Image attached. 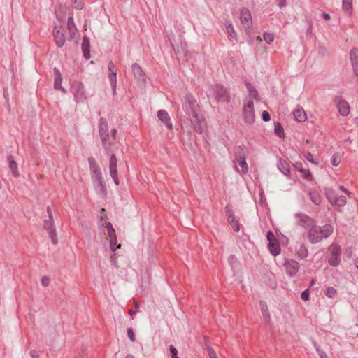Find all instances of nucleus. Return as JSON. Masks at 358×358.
I'll use <instances>...</instances> for the list:
<instances>
[{"label":"nucleus","mask_w":358,"mask_h":358,"mask_svg":"<svg viewBox=\"0 0 358 358\" xmlns=\"http://www.w3.org/2000/svg\"><path fill=\"white\" fill-rule=\"evenodd\" d=\"M296 225L306 231V237L312 244H316L331 236L334 228L331 224L318 226L315 220L303 213L294 215Z\"/></svg>","instance_id":"f257e3e1"},{"label":"nucleus","mask_w":358,"mask_h":358,"mask_svg":"<svg viewBox=\"0 0 358 358\" xmlns=\"http://www.w3.org/2000/svg\"><path fill=\"white\" fill-rule=\"evenodd\" d=\"M98 128H99V134L102 143V145L104 148L105 152L106 154H109L111 151L110 147L113 145V139L111 138V136L109 134L108 131V125L107 120L101 117L99 124H98Z\"/></svg>","instance_id":"f03ea898"},{"label":"nucleus","mask_w":358,"mask_h":358,"mask_svg":"<svg viewBox=\"0 0 358 358\" xmlns=\"http://www.w3.org/2000/svg\"><path fill=\"white\" fill-rule=\"evenodd\" d=\"M212 96L217 102H229L230 96L227 88L222 85L216 84L211 86V94Z\"/></svg>","instance_id":"7ed1b4c3"},{"label":"nucleus","mask_w":358,"mask_h":358,"mask_svg":"<svg viewBox=\"0 0 358 358\" xmlns=\"http://www.w3.org/2000/svg\"><path fill=\"white\" fill-rule=\"evenodd\" d=\"M182 104L183 108L188 114L189 117L199 113V106L194 96L192 94L188 93L185 94Z\"/></svg>","instance_id":"20e7f679"},{"label":"nucleus","mask_w":358,"mask_h":358,"mask_svg":"<svg viewBox=\"0 0 358 358\" xmlns=\"http://www.w3.org/2000/svg\"><path fill=\"white\" fill-rule=\"evenodd\" d=\"M329 255L327 258L328 264L331 266H338L341 261V246L333 243L329 248Z\"/></svg>","instance_id":"39448f33"},{"label":"nucleus","mask_w":358,"mask_h":358,"mask_svg":"<svg viewBox=\"0 0 358 358\" xmlns=\"http://www.w3.org/2000/svg\"><path fill=\"white\" fill-rule=\"evenodd\" d=\"M325 195L328 201L336 208L343 207L346 204V197L338 196L332 188H326Z\"/></svg>","instance_id":"423d86ee"},{"label":"nucleus","mask_w":358,"mask_h":358,"mask_svg":"<svg viewBox=\"0 0 358 358\" xmlns=\"http://www.w3.org/2000/svg\"><path fill=\"white\" fill-rule=\"evenodd\" d=\"M71 92L76 102L83 103L87 100L85 87L81 82H73L71 85Z\"/></svg>","instance_id":"0eeeda50"},{"label":"nucleus","mask_w":358,"mask_h":358,"mask_svg":"<svg viewBox=\"0 0 358 358\" xmlns=\"http://www.w3.org/2000/svg\"><path fill=\"white\" fill-rule=\"evenodd\" d=\"M243 120L246 124H252L255 122V114L254 103L252 100L248 101L247 103L243 105Z\"/></svg>","instance_id":"6e6552de"},{"label":"nucleus","mask_w":358,"mask_h":358,"mask_svg":"<svg viewBox=\"0 0 358 358\" xmlns=\"http://www.w3.org/2000/svg\"><path fill=\"white\" fill-rule=\"evenodd\" d=\"M284 266L287 274L290 277H294L300 268L299 262L294 259H285Z\"/></svg>","instance_id":"1a4fd4ad"},{"label":"nucleus","mask_w":358,"mask_h":358,"mask_svg":"<svg viewBox=\"0 0 358 358\" xmlns=\"http://www.w3.org/2000/svg\"><path fill=\"white\" fill-rule=\"evenodd\" d=\"M108 70L110 71L108 74V80L112 87L113 94L115 95L116 94V87H117V69L115 64L110 61L108 64Z\"/></svg>","instance_id":"9d476101"},{"label":"nucleus","mask_w":358,"mask_h":358,"mask_svg":"<svg viewBox=\"0 0 358 358\" xmlns=\"http://www.w3.org/2000/svg\"><path fill=\"white\" fill-rule=\"evenodd\" d=\"M117 157L115 154L110 155V161H109V169H110V175L113 178L114 182L116 185H119V179L117 177Z\"/></svg>","instance_id":"9b49d317"},{"label":"nucleus","mask_w":358,"mask_h":358,"mask_svg":"<svg viewBox=\"0 0 358 358\" xmlns=\"http://www.w3.org/2000/svg\"><path fill=\"white\" fill-rule=\"evenodd\" d=\"M52 32L56 45L59 48H62L65 44L66 41L64 34L62 31V27L57 25L55 26Z\"/></svg>","instance_id":"f8f14e48"},{"label":"nucleus","mask_w":358,"mask_h":358,"mask_svg":"<svg viewBox=\"0 0 358 358\" xmlns=\"http://www.w3.org/2000/svg\"><path fill=\"white\" fill-rule=\"evenodd\" d=\"M189 117L195 131L198 134H202L204 131L205 122L201 119L199 113L193 115Z\"/></svg>","instance_id":"ddd939ff"},{"label":"nucleus","mask_w":358,"mask_h":358,"mask_svg":"<svg viewBox=\"0 0 358 358\" xmlns=\"http://www.w3.org/2000/svg\"><path fill=\"white\" fill-rule=\"evenodd\" d=\"M131 69L133 71L134 76L135 78L137 80V82L138 83H145V73L141 67L139 66V64L137 63H134L131 66Z\"/></svg>","instance_id":"4468645a"},{"label":"nucleus","mask_w":358,"mask_h":358,"mask_svg":"<svg viewBox=\"0 0 358 358\" xmlns=\"http://www.w3.org/2000/svg\"><path fill=\"white\" fill-rule=\"evenodd\" d=\"M157 117L159 120L164 124L168 129H172L173 125L171 123V117L166 110L162 109L158 110Z\"/></svg>","instance_id":"2eb2a0df"},{"label":"nucleus","mask_w":358,"mask_h":358,"mask_svg":"<svg viewBox=\"0 0 358 358\" xmlns=\"http://www.w3.org/2000/svg\"><path fill=\"white\" fill-rule=\"evenodd\" d=\"M350 58L355 75L358 78V48H352L350 52Z\"/></svg>","instance_id":"dca6fc26"},{"label":"nucleus","mask_w":358,"mask_h":358,"mask_svg":"<svg viewBox=\"0 0 358 358\" xmlns=\"http://www.w3.org/2000/svg\"><path fill=\"white\" fill-rule=\"evenodd\" d=\"M252 20V15L248 8H243L241 11V21L243 25H247V28L250 27V22Z\"/></svg>","instance_id":"f3484780"},{"label":"nucleus","mask_w":358,"mask_h":358,"mask_svg":"<svg viewBox=\"0 0 358 358\" xmlns=\"http://www.w3.org/2000/svg\"><path fill=\"white\" fill-rule=\"evenodd\" d=\"M55 73V80H54V87L55 90H61L62 92L65 93L66 90L62 86V77L58 69H54Z\"/></svg>","instance_id":"a211bd4d"},{"label":"nucleus","mask_w":358,"mask_h":358,"mask_svg":"<svg viewBox=\"0 0 358 358\" xmlns=\"http://www.w3.org/2000/svg\"><path fill=\"white\" fill-rule=\"evenodd\" d=\"M337 108L342 116H347L350 113V106L345 100L340 99L337 103Z\"/></svg>","instance_id":"6ab92c4d"},{"label":"nucleus","mask_w":358,"mask_h":358,"mask_svg":"<svg viewBox=\"0 0 358 358\" xmlns=\"http://www.w3.org/2000/svg\"><path fill=\"white\" fill-rule=\"evenodd\" d=\"M81 48H82V51H83L84 57L86 59H89L90 58V42L89 38L86 36H85L83 38Z\"/></svg>","instance_id":"aec40b11"},{"label":"nucleus","mask_w":358,"mask_h":358,"mask_svg":"<svg viewBox=\"0 0 358 358\" xmlns=\"http://www.w3.org/2000/svg\"><path fill=\"white\" fill-rule=\"evenodd\" d=\"M7 160L8 162V166L13 176H14L15 178L18 177L20 175L18 171V166L17 162L13 159V156H8Z\"/></svg>","instance_id":"412c9836"},{"label":"nucleus","mask_w":358,"mask_h":358,"mask_svg":"<svg viewBox=\"0 0 358 358\" xmlns=\"http://www.w3.org/2000/svg\"><path fill=\"white\" fill-rule=\"evenodd\" d=\"M278 169L284 175L288 176L290 173V167L289 163L282 158H280L278 163Z\"/></svg>","instance_id":"4be33fe9"},{"label":"nucleus","mask_w":358,"mask_h":358,"mask_svg":"<svg viewBox=\"0 0 358 358\" xmlns=\"http://www.w3.org/2000/svg\"><path fill=\"white\" fill-rule=\"evenodd\" d=\"M259 306L264 322L266 323H268L271 320V315L268 311L267 304L266 303V302L261 301L259 302Z\"/></svg>","instance_id":"5701e85b"},{"label":"nucleus","mask_w":358,"mask_h":358,"mask_svg":"<svg viewBox=\"0 0 358 358\" xmlns=\"http://www.w3.org/2000/svg\"><path fill=\"white\" fill-rule=\"evenodd\" d=\"M92 178L98 183V187L101 189H105L104 181L101 170L92 173Z\"/></svg>","instance_id":"b1692460"},{"label":"nucleus","mask_w":358,"mask_h":358,"mask_svg":"<svg viewBox=\"0 0 358 358\" xmlns=\"http://www.w3.org/2000/svg\"><path fill=\"white\" fill-rule=\"evenodd\" d=\"M294 119L299 122H303L306 120V115L303 108H298L294 110Z\"/></svg>","instance_id":"393cba45"},{"label":"nucleus","mask_w":358,"mask_h":358,"mask_svg":"<svg viewBox=\"0 0 358 358\" xmlns=\"http://www.w3.org/2000/svg\"><path fill=\"white\" fill-rule=\"evenodd\" d=\"M268 248L269 252L273 256L278 255L281 252L280 246L278 241H273L271 243H268Z\"/></svg>","instance_id":"a878e982"},{"label":"nucleus","mask_w":358,"mask_h":358,"mask_svg":"<svg viewBox=\"0 0 358 358\" xmlns=\"http://www.w3.org/2000/svg\"><path fill=\"white\" fill-rule=\"evenodd\" d=\"M248 92L255 100H259V95L255 87L248 81L245 82Z\"/></svg>","instance_id":"bb28decb"},{"label":"nucleus","mask_w":358,"mask_h":358,"mask_svg":"<svg viewBox=\"0 0 358 358\" xmlns=\"http://www.w3.org/2000/svg\"><path fill=\"white\" fill-rule=\"evenodd\" d=\"M342 8L343 12L349 17L352 13V0H342Z\"/></svg>","instance_id":"cd10ccee"},{"label":"nucleus","mask_w":358,"mask_h":358,"mask_svg":"<svg viewBox=\"0 0 358 358\" xmlns=\"http://www.w3.org/2000/svg\"><path fill=\"white\" fill-rule=\"evenodd\" d=\"M67 29L70 33V37L71 39L74 38L77 29L73 21V17H69L67 20Z\"/></svg>","instance_id":"c85d7f7f"},{"label":"nucleus","mask_w":358,"mask_h":358,"mask_svg":"<svg viewBox=\"0 0 358 358\" xmlns=\"http://www.w3.org/2000/svg\"><path fill=\"white\" fill-rule=\"evenodd\" d=\"M225 26H226V31L228 34V36L231 38H234V39L237 40V34L236 33L231 22H227L225 23Z\"/></svg>","instance_id":"c756f323"},{"label":"nucleus","mask_w":358,"mask_h":358,"mask_svg":"<svg viewBox=\"0 0 358 358\" xmlns=\"http://www.w3.org/2000/svg\"><path fill=\"white\" fill-rule=\"evenodd\" d=\"M296 254L301 259H305L308 257V250L304 244H300L299 247L296 249Z\"/></svg>","instance_id":"7c9ffc66"},{"label":"nucleus","mask_w":358,"mask_h":358,"mask_svg":"<svg viewBox=\"0 0 358 358\" xmlns=\"http://www.w3.org/2000/svg\"><path fill=\"white\" fill-rule=\"evenodd\" d=\"M43 228L48 232L55 229L53 218L45 219L43 222Z\"/></svg>","instance_id":"2f4dec72"},{"label":"nucleus","mask_w":358,"mask_h":358,"mask_svg":"<svg viewBox=\"0 0 358 358\" xmlns=\"http://www.w3.org/2000/svg\"><path fill=\"white\" fill-rule=\"evenodd\" d=\"M309 196L310 200L315 205H319L321 202V198L319 193L316 191H310L309 192Z\"/></svg>","instance_id":"473e14b6"},{"label":"nucleus","mask_w":358,"mask_h":358,"mask_svg":"<svg viewBox=\"0 0 358 358\" xmlns=\"http://www.w3.org/2000/svg\"><path fill=\"white\" fill-rule=\"evenodd\" d=\"M234 155L236 159L245 158V152L242 146H236L234 149Z\"/></svg>","instance_id":"72a5a7b5"},{"label":"nucleus","mask_w":358,"mask_h":358,"mask_svg":"<svg viewBox=\"0 0 358 358\" xmlns=\"http://www.w3.org/2000/svg\"><path fill=\"white\" fill-rule=\"evenodd\" d=\"M88 162H89V165H90V169L92 173H94L95 171H97L100 170V169H99V166L97 165L96 162L94 159V158H93L92 157H89L88 158Z\"/></svg>","instance_id":"f704fd0d"},{"label":"nucleus","mask_w":358,"mask_h":358,"mask_svg":"<svg viewBox=\"0 0 358 358\" xmlns=\"http://www.w3.org/2000/svg\"><path fill=\"white\" fill-rule=\"evenodd\" d=\"M225 210L227 214V219L228 222H234V220H235L234 212L230 206V205L227 204L225 206Z\"/></svg>","instance_id":"c9c22d12"},{"label":"nucleus","mask_w":358,"mask_h":358,"mask_svg":"<svg viewBox=\"0 0 358 358\" xmlns=\"http://www.w3.org/2000/svg\"><path fill=\"white\" fill-rule=\"evenodd\" d=\"M236 161L238 162L239 166L241 168V173L245 174L248 171V166L246 162V159L243 158L241 159H236Z\"/></svg>","instance_id":"e433bc0d"},{"label":"nucleus","mask_w":358,"mask_h":358,"mask_svg":"<svg viewBox=\"0 0 358 358\" xmlns=\"http://www.w3.org/2000/svg\"><path fill=\"white\" fill-rule=\"evenodd\" d=\"M105 227L106 228L107 232H108V236L110 238H113L114 237H117L116 236V234H115V231L114 228L113 227L112 224L110 222H106Z\"/></svg>","instance_id":"4c0bfd02"},{"label":"nucleus","mask_w":358,"mask_h":358,"mask_svg":"<svg viewBox=\"0 0 358 358\" xmlns=\"http://www.w3.org/2000/svg\"><path fill=\"white\" fill-rule=\"evenodd\" d=\"M274 132L280 138L284 136V129L280 122H276L275 124Z\"/></svg>","instance_id":"58836bf2"},{"label":"nucleus","mask_w":358,"mask_h":358,"mask_svg":"<svg viewBox=\"0 0 358 358\" xmlns=\"http://www.w3.org/2000/svg\"><path fill=\"white\" fill-rule=\"evenodd\" d=\"M299 171L300 173H303V176L306 180H307L308 181H310L313 180V175L308 169H306L304 168H299Z\"/></svg>","instance_id":"ea45409f"},{"label":"nucleus","mask_w":358,"mask_h":358,"mask_svg":"<svg viewBox=\"0 0 358 358\" xmlns=\"http://www.w3.org/2000/svg\"><path fill=\"white\" fill-rule=\"evenodd\" d=\"M121 247V244L117 243V237L110 238V248L113 252H115L117 248Z\"/></svg>","instance_id":"a19ab883"},{"label":"nucleus","mask_w":358,"mask_h":358,"mask_svg":"<svg viewBox=\"0 0 358 358\" xmlns=\"http://www.w3.org/2000/svg\"><path fill=\"white\" fill-rule=\"evenodd\" d=\"M341 161V156L339 153H335L333 155L331 159V163L333 166H337Z\"/></svg>","instance_id":"79ce46f5"},{"label":"nucleus","mask_w":358,"mask_h":358,"mask_svg":"<svg viewBox=\"0 0 358 358\" xmlns=\"http://www.w3.org/2000/svg\"><path fill=\"white\" fill-rule=\"evenodd\" d=\"M336 290L333 287H328L325 290V295L329 298H333L336 294Z\"/></svg>","instance_id":"37998d69"},{"label":"nucleus","mask_w":358,"mask_h":358,"mask_svg":"<svg viewBox=\"0 0 358 358\" xmlns=\"http://www.w3.org/2000/svg\"><path fill=\"white\" fill-rule=\"evenodd\" d=\"M264 41L268 43H271L274 40V35L272 33L265 32L263 35Z\"/></svg>","instance_id":"c03bdc74"},{"label":"nucleus","mask_w":358,"mask_h":358,"mask_svg":"<svg viewBox=\"0 0 358 358\" xmlns=\"http://www.w3.org/2000/svg\"><path fill=\"white\" fill-rule=\"evenodd\" d=\"M48 234H49V236L51 239L52 243L54 245L57 244L58 241H57V236L56 230L54 229V230L50 231H48Z\"/></svg>","instance_id":"a18cd8bd"},{"label":"nucleus","mask_w":358,"mask_h":358,"mask_svg":"<svg viewBox=\"0 0 358 358\" xmlns=\"http://www.w3.org/2000/svg\"><path fill=\"white\" fill-rule=\"evenodd\" d=\"M169 350L171 358H179L178 356V350L173 345L169 346Z\"/></svg>","instance_id":"49530a36"},{"label":"nucleus","mask_w":358,"mask_h":358,"mask_svg":"<svg viewBox=\"0 0 358 358\" xmlns=\"http://www.w3.org/2000/svg\"><path fill=\"white\" fill-rule=\"evenodd\" d=\"M305 159L307 161H308L309 162L314 164H317V163H318L317 162L315 161L314 155L313 154H311L310 152L306 153V155H305Z\"/></svg>","instance_id":"de8ad7c7"},{"label":"nucleus","mask_w":358,"mask_h":358,"mask_svg":"<svg viewBox=\"0 0 358 358\" xmlns=\"http://www.w3.org/2000/svg\"><path fill=\"white\" fill-rule=\"evenodd\" d=\"M229 223L231 225V227H233L234 230L236 232L239 231V230H240V224L238 223V221L236 219L234 220V222H230Z\"/></svg>","instance_id":"09e8293b"},{"label":"nucleus","mask_w":358,"mask_h":358,"mask_svg":"<svg viewBox=\"0 0 358 358\" xmlns=\"http://www.w3.org/2000/svg\"><path fill=\"white\" fill-rule=\"evenodd\" d=\"M266 238H267V240L268 241V243H271L273 241H277L274 234L271 231H268L267 232Z\"/></svg>","instance_id":"8fccbe9b"},{"label":"nucleus","mask_w":358,"mask_h":358,"mask_svg":"<svg viewBox=\"0 0 358 358\" xmlns=\"http://www.w3.org/2000/svg\"><path fill=\"white\" fill-rule=\"evenodd\" d=\"M127 336L132 342L136 341L135 334L131 328L127 329Z\"/></svg>","instance_id":"3c124183"},{"label":"nucleus","mask_w":358,"mask_h":358,"mask_svg":"<svg viewBox=\"0 0 358 358\" xmlns=\"http://www.w3.org/2000/svg\"><path fill=\"white\" fill-rule=\"evenodd\" d=\"M310 293L308 289H306L302 292L301 297L303 301H307L309 299Z\"/></svg>","instance_id":"603ef678"},{"label":"nucleus","mask_w":358,"mask_h":358,"mask_svg":"<svg viewBox=\"0 0 358 358\" xmlns=\"http://www.w3.org/2000/svg\"><path fill=\"white\" fill-rule=\"evenodd\" d=\"M262 118L264 122H268L271 120V115L267 111H264L262 114Z\"/></svg>","instance_id":"864d4df0"},{"label":"nucleus","mask_w":358,"mask_h":358,"mask_svg":"<svg viewBox=\"0 0 358 358\" xmlns=\"http://www.w3.org/2000/svg\"><path fill=\"white\" fill-rule=\"evenodd\" d=\"M50 280L48 277L47 276H43L41 279V284L44 287H47L50 284Z\"/></svg>","instance_id":"5fc2aeb1"},{"label":"nucleus","mask_w":358,"mask_h":358,"mask_svg":"<svg viewBox=\"0 0 358 358\" xmlns=\"http://www.w3.org/2000/svg\"><path fill=\"white\" fill-rule=\"evenodd\" d=\"M208 355L210 358H217V354L213 348H208Z\"/></svg>","instance_id":"6e6d98bb"},{"label":"nucleus","mask_w":358,"mask_h":358,"mask_svg":"<svg viewBox=\"0 0 358 358\" xmlns=\"http://www.w3.org/2000/svg\"><path fill=\"white\" fill-rule=\"evenodd\" d=\"M277 5L282 8L287 6V0H277Z\"/></svg>","instance_id":"4d7b16f0"},{"label":"nucleus","mask_w":358,"mask_h":358,"mask_svg":"<svg viewBox=\"0 0 358 358\" xmlns=\"http://www.w3.org/2000/svg\"><path fill=\"white\" fill-rule=\"evenodd\" d=\"M117 131L116 129H111V131H110V136H111V138L115 141L116 139V136H117Z\"/></svg>","instance_id":"13d9d810"},{"label":"nucleus","mask_w":358,"mask_h":358,"mask_svg":"<svg viewBox=\"0 0 358 358\" xmlns=\"http://www.w3.org/2000/svg\"><path fill=\"white\" fill-rule=\"evenodd\" d=\"M30 356L31 358H39L38 352L35 350H33L30 352Z\"/></svg>","instance_id":"bf43d9fd"},{"label":"nucleus","mask_w":358,"mask_h":358,"mask_svg":"<svg viewBox=\"0 0 358 358\" xmlns=\"http://www.w3.org/2000/svg\"><path fill=\"white\" fill-rule=\"evenodd\" d=\"M228 260H229V262L231 264H233L234 262H236L237 259H236V256H235V255H230V256L229 257Z\"/></svg>","instance_id":"052dcab7"},{"label":"nucleus","mask_w":358,"mask_h":358,"mask_svg":"<svg viewBox=\"0 0 358 358\" xmlns=\"http://www.w3.org/2000/svg\"><path fill=\"white\" fill-rule=\"evenodd\" d=\"M47 213L48 215V218H53L52 214V211H51V209H50V206L47 207Z\"/></svg>","instance_id":"680f3d73"},{"label":"nucleus","mask_w":358,"mask_h":358,"mask_svg":"<svg viewBox=\"0 0 358 358\" xmlns=\"http://www.w3.org/2000/svg\"><path fill=\"white\" fill-rule=\"evenodd\" d=\"M320 358H328L327 354L324 351L319 352Z\"/></svg>","instance_id":"e2e57ef3"},{"label":"nucleus","mask_w":358,"mask_h":358,"mask_svg":"<svg viewBox=\"0 0 358 358\" xmlns=\"http://www.w3.org/2000/svg\"><path fill=\"white\" fill-rule=\"evenodd\" d=\"M339 189H340L341 191L344 192H345V194H347L348 195H349V194H350V192H349L346 188H345L343 186H342V185H341V186H340V187H339Z\"/></svg>","instance_id":"0e129e2a"},{"label":"nucleus","mask_w":358,"mask_h":358,"mask_svg":"<svg viewBox=\"0 0 358 358\" xmlns=\"http://www.w3.org/2000/svg\"><path fill=\"white\" fill-rule=\"evenodd\" d=\"M322 17L324 19V20H329L331 18L330 17V15L328 14V13H322Z\"/></svg>","instance_id":"69168bd1"},{"label":"nucleus","mask_w":358,"mask_h":358,"mask_svg":"<svg viewBox=\"0 0 358 358\" xmlns=\"http://www.w3.org/2000/svg\"><path fill=\"white\" fill-rule=\"evenodd\" d=\"M129 314L131 316H133V315H134L136 314V312H135L134 310H131H131H129Z\"/></svg>","instance_id":"338daca9"},{"label":"nucleus","mask_w":358,"mask_h":358,"mask_svg":"<svg viewBox=\"0 0 358 358\" xmlns=\"http://www.w3.org/2000/svg\"><path fill=\"white\" fill-rule=\"evenodd\" d=\"M125 358H134V357L132 355H131V354H128V355L125 357Z\"/></svg>","instance_id":"774afa93"}]
</instances>
